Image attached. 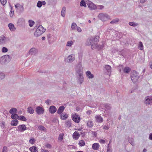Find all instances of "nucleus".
I'll list each match as a JSON object with an SVG mask.
<instances>
[{
  "label": "nucleus",
  "instance_id": "nucleus-53",
  "mask_svg": "<svg viewBox=\"0 0 152 152\" xmlns=\"http://www.w3.org/2000/svg\"><path fill=\"white\" fill-rule=\"evenodd\" d=\"M37 6L38 7L40 8L42 6L41 1H38L37 4Z\"/></svg>",
  "mask_w": 152,
  "mask_h": 152
},
{
  "label": "nucleus",
  "instance_id": "nucleus-25",
  "mask_svg": "<svg viewBox=\"0 0 152 152\" xmlns=\"http://www.w3.org/2000/svg\"><path fill=\"white\" fill-rule=\"evenodd\" d=\"M60 117L61 119L65 120L67 118L68 115L67 114H66L65 113H63L60 115Z\"/></svg>",
  "mask_w": 152,
  "mask_h": 152
},
{
  "label": "nucleus",
  "instance_id": "nucleus-64",
  "mask_svg": "<svg viewBox=\"0 0 152 152\" xmlns=\"http://www.w3.org/2000/svg\"><path fill=\"white\" fill-rule=\"evenodd\" d=\"M41 152H49V151L47 150L42 149Z\"/></svg>",
  "mask_w": 152,
  "mask_h": 152
},
{
  "label": "nucleus",
  "instance_id": "nucleus-6",
  "mask_svg": "<svg viewBox=\"0 0 152 152\" xmlns=\"http://www.w3.org/2000/svg\"><path fill=\"white\" fill-rule=\"evenodd\" d=\"M75 59V55L72 54L69 55L67 58H66L65 61L66 62L70 63L73 61Z\"/></svg>",
  "mask_w": 152,
  "mask_h": 152
},
{
  "label": "nucleus",
  "instance_id": "nucleus-37",
  "mask_svg": "<svg viewBox=\"0 0 152 152\" xmlns=\"http://www.w3.org/2000/svg\"><path fill=\"white\" fill-rule=\"evenodd\" d=\"M80 5L81 7H86V3L84 0H82L80 3Z\"/></svg>",
  "mask_w": 152,
  "mask_h": 152
},
{
  "label": "nucleus",
  "instance_id": "nucleus-29",
  "mask_svg": "<svg viewBox=\"0 0 152 152\" xmlns=\"http://www.w3.org/2000/svg\"><path fill=\"white\" fill-rule=\"evenodd\" d=\"M65 11L66 7H63L61 12V15L63 17H64L65 16Z\"/></svg>",
  "mask_w": 152,
  "mask_h": 152
},
{
  "label": "nucleus",
  "instance_id": "nucleus-57",
  "mask_svg": "<svg viewBox=\"0 0 152 152\" xmlns=\"http://www.w3.org/2000/svg\"><path fill=\"white\" fill-rule=\"evenodd\" d=\"M102 127L103 129L107 130H108L109 128V127L108 126H107L106 125L102 126Z\"/></svg>",
  "mask_w": 152,
  "mask_h": 152
},
{
  "label": "nucleus",
  "instance_id": "nucleus-15",
  "mask_svg": "<svg viewBox=\"0 0 152 152\" xmlns=\"http://www.w3.org/2000/svg\"><path fill=\"white\" fill-rule=\"evenodd\" d=\"M93 39V42L94 46H96L97 42L98 41L99 39V37L98 36H96L94 38L91 37Z\"/></svg>",
  "mask_w": 152,
  "mask_h": 152
},
{
  "label": "nucleus",
  "instance_id": "nucleus-61",
  "mask_svg": "<svg viewBox=\"0 0 152 152\" xmlns=\"http://www.w3.org/2000/svg\"><path fill=\"white\" fill-rule=\"evenodd\" d=\"M77 31L79 32H80L82 31V30L81 28L79 26L77 27Z\"/></svg>",
  "mask_w": 152,
  "mask_h": 152
},
{
  "label": "nucleus",
  "instance_id": "nucleus-46",
  "mask_svg": "<svg viewBox=\"0 0 152 152\" xmlns=\"http://www.w3.org/2000/svg\"><path fill=\"white\" fill-rule=\"evenodd\" d=\"M66 126L68 128H69L71 126V123L70 121H67L65 123Z\"/></svg>",
  "mask_w": 152,
  "mask_h": 152
},
{
  "label": "nucleus",
  "instance_id": "nucleus-7",
  "mask_svg": "<svg viewBox=\"0 0 152 152\" xmlns=\"http://www.w3.org/2000/svg\"><path fill=\"white\" fill-rule=\"evenodd\" d=\"M35 111L38 115L42 114L44 113V110L41 107L39 106L36 108Z\"/></svg>",
  "mask_w": 152,
  "mask_h": 152
},
{
  "label": "nucleus",
  "instance_id": "nucleus-14",
  "mask_svg": "<svg viewBox=\"0 0 152 152\" xmlns=\"http://www.w3.org/2000/svg\"><path fill=\"white\" fill-rule=\"evenodd\" d=\"M88 7L91 10H96V6L91 2H89L88 4Z\"/></svg>",
  "mask_w": 152,
  "mask_h": 152
},
{
  "label": "nucleus",
  "instance_id": "nucleus-58",
  "mask_svg": "<svg viewBox=\"0 0 152 152\" xmlns=\"http://www.w3.org/2000/svg\"><path fill=\"white\" fill-rule=\"evenodd\" d=\"M0 1L1 4L3 5H5L7 2L6 0H0Z\"/></svg>",
  "mask_w": 152,
  "mask_h": 152
},
{
  "label": "nucleus",
  "instance_id": "nucleus-40",
  "mask_svg": "<svg viewBox=\"0 0 152 152\" xmlns=\"http://www.w3.org/2000/svg\"><path fill=\"white\" fill-rule=\"evenodd\" d=\"M79 145L80 146H83L85 145V142L83 140H81L79 142Z\"/></svg>",
  "mask_w": 152,
  "mask_h": 152
},
{
  "label": "nucleus",
  "instance_id": "nucleus-43",
  "mask_svg": "<svg viewBox=\"0 0 152 152\" xmlns=\"http://www.w3.org/2000/svg\"><path fill=\"white\" fill-rule=\"evenodd\" d=\"M11 7V10L10 13V17H12L14 15V12L13 11V8L12 7L10 6Z\"/></svg>",
  "mask_w": 152,
  "mask_h": 152
},
{
  "label": "nucleus",
  "instance_id": "nucleus-22",
  "mask_svg": "<svg viewBox=\"0 0 152 152\" xmlns=\"http://www.w3.org/2000/svg\"><path fill=\"white\" fill-rule=\"evenodd\" d=\"M29 150L31 152H38V150L37 147L33 146L29 148Z\"/></svg>",
  "mask_w": 152,
  "mask_h": 152
},
{
  "label": "nucleus",
  "instance_id": "nucleus-12",
  "mask_svg": "<svg viewBox=\"0 0 152 152\" xmlns=\"http://www.w3.org/2000/svg\"><path fill=\"white\" fill-rule=\"evenodd\" d=\"M83 73L81 72L79 73L78 75V82H79L80 84H82L83 82Z\"/></svg>",
  "mask_w": 152,
  "mask_h": 152
},
{
  "label": "nucleus",
  "instance_id": "nucleus-31",
  "mask_svg": "<svg viewBox=\"0 0 152 152\" xmlns=\"http://www.w3.org/2000/svg\"><path fill=\"white\" fill-rule=\"evenodd\" d=\"M131 70V69L128 67H126L124 68V72L126 73H129Z\"/></svg>",
  "mask_w": 152,
  "mask_h": 152
},
{
  "label": "nucleus",
  "instance_id": "nucleus-49",
  "mask_svg": "<svg viewBox=\"0 0 152 152\" xmlns=\"http://www.w3.org/2000/svg\"><path fill=\"white\" fill-rule=\"evenodd\" d=\"M38 129L40 130H43L44 131H45L46 130V128L42 126H38Z\"/></svg>",
  "mask_w": 152,
  "mask_h": 152
},
{
  "label": "nucleus",
  "instance_id": "nucleus-52",
  "mask_svg": "<svg viewBox=\"0 0 152 152\" xmlns=\"http://www.w3.org/2000/svg\"><path fill=\"white\" fill-rule=\"evenodd\" d=\"M35 139L34 138H31L30 139L29 142L31 144H34L35 143Z\"/></svg>",
  "mask_w": 152,
  "mask_h": 152
},
{
  "label": "nucleus",
  "instance_id": "nucleus-48",
  "mask_svg": "<svg viewBox=\"0 0 152 152\" xmlns=\"http://www.w3.org/2000/svg\"><path fill=\"white\" fill-rule=\"evenodd\" d=\"M96 9L102 10L104 8V7L102 5H98L96 6Z\"/></svg>",
  "mask_w": 152,
  "mask_h": 152
},
{
  "label": "nucleus",
  "instance_id": "nucleus-38",
  "mask_svg": "<svg viewBox=\"0 0 152 152\" xmlns=\"http://www.w3.org/2000/svg\"><path fill=\"white\" fill-rule=\"evenodd\" d=\"M104 107L107 110H110L111 108V106L110 104H104Z\"/></svg>",
  "mask_w": 152,
  "mask_h": 152
},
{
  "label": "nucleus",
  "instance_id": "nucleus-23",
  "mask_svg": "<svg viewBox=\"0 0 152 152\" xmlns=\"http://www.w3.org/2000/svg\"><path fill=\"white\" fill-rule=\"evenodd\" d=\"M99 148V144L98 143H94L92 146V149L95 150H97Z\"/></svg>",
  "mask_w": 152,
  "mask_h": 152
},
{
  "label": "nucleus",
  "instance_id": "nucleus-3",
  "mask_svg": "<svg viewBox=\"0 0 152 152\" xmlns=\"http://www.w3.org/2000/svg\"><path fill=\"white\" fill-rule=\"evenodd\" d=\"M131 77L132 82L135 83L137 81L139 77V74L135 71H133Z\"/></svg>",
  "mask_w": 152,
  "mask_h": 152
},
{
  "label": "nucleus",
  "instance_id": "nucleus-60",
  "mask_svg": "<svg viewBox=\"0 0 152 152\" xmlns=\"http://www.w3.org/2000/svg\"><path fill=\"white\" fill-rule=\"evenodd\" d=\"M50 102L51 101L49 99H47L45 101V103L48 104H49L50 103Z\"/></svg>",
  "mask_w": 152,
  "mask_h": 152
},
{
  "label": "nucleus",
  "instance_id": "nucleus-59",
  "mask_svg": "<svg viewBox=\"0 0 152 152\" xmlns=\"http://www.w3.org/2000/svg\"><path fill=\"white\" fill-rule=\"evenodd\" d=\"M91 133L92 134L94 135L95 137H96V136L97 133L96 132L91 131Z\"/></svg>",
  "mask_w": 152,
  "mask_h": 152
},
{
  "label": "nucleus",
  "instance_id": "nucleus-1",
  "mask_svg": "<svg viewBox=\"0 0 152 152\" xmlns=\"http://www.w3.org/2000/svg\"><path fill=\"white\" fill-rule=\"evenodd\" d=\"M46 31V29L43 28L42 25L38 26L34 33V35L36 37H38Z\"/></svg>",
  "mask_w": 152,
  "mask_h": 152
},
{
  "label": "nucleus",
  "instance_id": "nucleus-13",
  "mask_svg": "<svg viewBox=\"0 0 152 152\" xmlns=\"http://www.w3.org/2000/svg\"><path fill=\"white\" fill-rule=\"evenodd\" d=\"M104 68L107 72V74L110 75L111 72V67L109 65H106L104 66Z\"/></svg>",
  "mask_w": 152,
  "mask_h": 152
},
{
  "label": "nucleus",
  "instance_id": "nucleus-55",
  "mask_svg": "<svg viewBox=\"0 0 152 152\" xmlns=\"http://www.w3.org/2000/svg\"><path fill=\"white\" fill-rule=\"evenodd\" d=\"M112 151V148L111 146H110L109 145L107 146V152H111Z\"/></svg>",
  "mask_w": 152,
  "mask_h": 152
},
{
  "label": "nucleus",
  "instance_id": "nucleus-42",
  "mask_svg": "<svg viewBox=\"0 0 152 152\" xmlns=\"http://www.w3.org/2000/svg\"><path fill=\"white\" fill-rule=\"evenodd\" d=\"M63 136L64 134H59L58 138V140L60 142H61L63 138Z\"/></svg>",
  "mask_w": 152,
  "mask_h": 152
},
{
  "label": "nucleus",
  "instance_id": "nucleus-35",
  "mask_svg": "<svg viewBox=\"0 0 152 152\" xmlns=\"http://www.w3.org/2000/svg\"><path fill=\"white\" fill-rule=\"evenodd\" d=\"M129 25L133 27H136L137 26L138 24L134 22H130L129 23Z\"/></svg>",
  "mask_w": 152,
  "mask_h": 152
},
{
  "label": "nucleus",
  "instance_id": "nucleus-2",
  "mask_svg": "<svg viewBox=\"0 0 152 152\" xmlns=\"http://www.w3.org/2000/svg\"><path fill=\"white\" fill-rule=\"evenodd\" d=\"M10 60V56L9 55H5L0 58V63L2 64H5L8 63Z\"/></svg>",
  "mask_w": 152,
  "mask_h": 152
},
{
  "label": "nucleus",
  "instance_id": "nucleus-16",
  "mask_svg": "<svg viewBox=\"0 0 152 152\" xmlns=\"http://www.w3.org/2000/svg\"><path fill=\"white\" fill-rule=\"evenodd\" d=\"M57 111V108L54 106H51L49 108V111L51 114H53Z\"/></svg>",
  "mask_w": 152,
  "mask_h": 152
},
{
  "label": "nucleus",
  "instance_id": "nucleus-10",
  "mask_svg": "<svg viewBox=\"0 0 152 152\" xmlns=\"http://www.w3.org/2000/svg\"><path fill=\"white\" fill-rule=\"evenodd\" d=\"M72 118L73 121L76 123H79L80 120V117L78 115H72Z\"/></svg>",
  "mask_w": 152,
  "mask_h": 152
},
{
  "label": "nucleus",
  "instance_id": "nucleus-47",
  "mask_svg": "<svg viewBox=\"0 0 152 152\" xmlns=\"http://www.w3.org/2000/svg\"><path fill=\"white\" fill-rule=\"evenodd\" d=\"M128 141L129 142L132 146L134 145V143L133 139L132 138H129Z\"/></svg>",
  "mask_w": 152,
  "mask_h": 152
},
{
  "label": "nucleus",
  "instance_id": "nucleus-27",
  "mask_svg": "<svg viewBox=\"0 0 152 152\" xmlns=\"http://www.w3.org/2000/svg\"><path fill=\"white\" fill-rule=\"evenodd\" d=\"M18 9L19 11V12L20 13H22L24 11V8L23 6L19 4H18Z\"/></svg>",
  "mask_w": 152,
  "mask_h": 152
},
{
  "label": "nucleus",
  "instance_id": "nucleus-50",
  "mask_svg": "<svg viewBox=\"0 0 152 152\" xmlns=\"http://www.w3.org/2000/svg\"><path fill=\"white\" fill-rule=\"evenodd\" d=\"M29 23V25L30 27H32L34 23V22L31 20H30L28 21Z\"/></svg>",
  "mask_w": 152,
  "mask_h": 152
},
{
  "label": "nucleus",
  "instance_id": "nucleus-4",
  "mask_svg": "<svg viewBox=\"0 0 152 152\" xmlns=\"http://www.w3.org/2000/svg\"><path fill=\"white\" fill-rule=\"evenodd\" d=\"M98 17L101 20L103 21H106L110 18L108 15L103 13H100Z\"/></svg>",
  "mask_w": 152,
  "mask_h": 152
},
{
  "label": "nucleus",
  "instance_id": "nucleus-30",
  "mask_svg": "<svg viewBox=\"0 0 152 152\" xmlns=\"http://www.w3.org/2000/svg\"><path fill=\"white\" fill-rule=\"evenodd\" d=\"M19 116L16 113V114H12L11 115V118H12L13 119L16 120L17 119H18Z\"/></svg>",
  "mask_w": 152,
  "mask_h": 152
},
{
  "label": "nucleus",
  "instance_id": "nucleus-62",
  "mask_svg": "<svg viewBox=\"0 0 152 152\" xmlns=\"http://www.w3.org/2000/svg\"><path fill=\"white\" fill-rule=\"evenodd\" d=\"M149 139L150 140H152V133H151L149 135Z\"/></svg>",
  "mask_w": 152,
  "mask_h": 152
},
{
  "label": "nucleus",
  "instance_id": "nucleus-28",
  "mask_svg": "<svg viewBox=\"0 0 152 152\" xmlns=\"http://www.w3.org/2000/svg\"><path fill=\"white\" fill-rule=\"evenodd\" d=\"M18 120H12L11 123V124L12 126H17L18 123Z\"/></svg>",
  "mask_w": 152,
  "mask_h": 152
},
{
  "label": "nucleus",
  "instance_id": "nucleus-45",
  "mask_svg": "<svg viewBox=\"0 0 152 152\" xmlns=\"http://www.w3.org/2000/svg\"><path fill=\"white\" fill-rule=\"evenodd\" d=\"M73 44V42L72 41H68L67 42L66 46L71 47Z\"/></svg>",
  "mask_w": 152,
  "mask_h": 152
},
{
  "label": "nucleus",
  "instance_id": "nucleus-9",
  "mask_svg": "<svg viewBox=\"0 0 152 152\" xmlns=\"http://www.w3.org/2000/svg\"><path fill=\"white\" fill-rule=\"evenodd\" d=\"M145 103L147 105L149 104L152 103V96H147L146 97Z\"/></svg>",
  "mask_w": 152,
  "mask_h": 152
},
{
  "label": "nucleus",
  "instance_id": "nucleus-34",
  "mask_svg": "<svg viewBox=\"0 0 152 152\" xmlns=\"http://www.w3.org/2000/svg\"><path fill=\"white\" fill-rule=\"evenodd\" d=\"M119 19L116 18L110 22V23L112 24H115L116 23L119 21Z\"/></svg>",
  "mask_w": 152,
  "mask_h": 152
},
{
  "label": "nucleus",
  "instance_id": "nucleus-44",
  "mask_svg": "<svg viewBox=\"0 0 152 152\" xmlns=\"http://www.w3.org/2000/svg\"><path fill=\"white\" fill-rule=\"evenodd\" d=\"M5 77V74L1 72H0V80L3 79Z\"/></svg>",
  "mask_w": 152,
  "mask_h": 152
},
{
  "label": "nucleus",
  "instance_id": "nucleus-51",
  "mask_svg": "<svg viewBox=\"0 0 152 152\" xmlns=\"http://www.w3.org/2000/svg\"><path fill=\"white\" fill-rule=\"evenodd\" d=\"M24 21V20L23 18H20L18 20V23L20 24H22Z\"/></svg>",
  "mask_w": 152,
  "mask_h": 152
},
{
  "label": "nucleus",
  "instance_id": "nucleus-5",
  "mask_svg": "<svg viewBox=\"0 0 152 152\" xmlns=\"http://www.w3.org/2000/svg\"><path fill=\"white\" fill-rule=\"evenodd\" d=\"M9 38L8 37H5L2 35L0 37V45H2L5 44L6 42L9 41Z\"/></svg>",
  "mask_w": 152,
  "mask_h": 152
},
{
  "label": "nucleus",
  "instance_id": "nucleus-36",
  "mask_svg": "<svg viewBox=\"0 0 152 152\" xmlns=\"http://www.w3.org/2000/svg\"><path fill=\"white\" fill-rule=\"evenodd\" d=\"M94 125V124L92 121H89L87 123V126L89 127H92Z\"/></svg>",
  "mask_w": 152,
  "mask_h": 152
},
{
  "label": "nucleus",
  "instance_id": "nucleus-41",
  "mask_svg": "<svg viewBox=\"0 0 152 152\" xmlns=\"http://www.w3.org/2000/svg\"><path fill=\"white\" fill-rule=\"evenodd\" d=\"M138 48L140 50H142L143 49V46L141 42H139Z\"/></svg>",
  "mask_w": 152,
  "mask_h": 152
},
{
  "label": "nucleus",
  "instance_id": "nucleus-39",
  "mask_svg": "<svg viewBox=\"0 0 152 152\" xmlns=\"http://www.w3.org/2000/svg\"><path fill=\"white\" fill-rule=\"evenodd\" d=\"M77 27V25L76 23H73L71 25V29L73 30H75V27Z\"/></svg>",
  "mask_w": 152,
  "mask_h": 152
},
{
  "label": "nucleus",
  "instance_id": "nucleus-21",
  "mask_svg": "<svg viewBox=\"0 0 152 152\" xmlns=\"http://www.w3.org/2000/svg\"><path fill=\"white\" fill-rule=\"evenodd\" d=\"M86 76L89 79H92L94 77V75L92 74H91L90 71H87L86 72Z\"/></svg>",
  "mask_w": 152,
  "mask_h": 152
},
{
  "label": "nucleus",
  "instance_id": "nucleus-17",
  "mask_svg": "<svg viewBox=\"0 0 152 152\" xmlns=\"http://www.w3.org/2000/svg\"><path fill=\"white\" fill-rule=\"evenodd\" d=\"M96 121L99 123H102L103 121L102 118L100 115H96L95 117Z\"/></svg>",
  "mask_w": 152,
  "mask_h": 152
},
{
  "label": "nucleus",
  "instance_id": "nucleus-20",
  "mask_svg": "<svg viewBox=\"0 0 152 152\" xmlns=\"http://www.w3.org/2000/svg\"><path fill=\"white\" fill-rule=\"evenodd\" d=\"M65 107L63 106H60L58 110H57V113L58 114H61L64 111V110Z\"/></svg>",
  "mask_w": 152,
  "mask_h": 152
},
{
  "label": "nucleus",
  "instance_id": "nucleus-32",
  "mask_svg": "<svg viewBox=\"0 0 152 152\" xmlns=\"http://www.w3.org/2000/svg\"><path fill=\"white\" fill-rule=\"evenodd\" d=\"M27 111L28 113L31 114H32L34 112V110L31 107H28V108Z\"/></svg>",
  "mask_w": 152,
  "mask_h": 152
},
{
  "label": "nucleus",
  "instance_id": "nucleus-11",
  "mask_svg": "<svg viewBox=\"0 0 152 152\" xmlns=\"http://www.w3.org/2000/svg\"><path fill=\"white\" fill-rule=\"evenodd\" d=\"M18 131L20 132H23L26 129V126L24 124H22L19 125L18 126Z\"/></svg>",
  "mask_w": 152,
  "mask_h": 152
},
{
  "label": "nucleus",
  "instance_id": "nucleus-56",
  "mask_svg": "<svg viewBox=\"0 0 152 152\" xmlns=\"http://www.w3.org/2000/svg\"><path fill=\"white\" fill-rule=\"evenodd\" d=\"M7 147L6 146H4L3 148L2 152H7Z\"/></svg>",
  "mask_w": 152,
  "mask_h": 152
},
{
  "label": "nucleus",
  "instance_id": "nucleus-19",
  "mask_svg": "<svg viewBox=\"0 0 152 152\" xmlns=\"http://www.w3.org/2000/svg\"><path fill=\"white\" fill-rule=\"evenodd\" d=\"M80 137V134L77 131H75L73 134V137L75 140H77Z\"/></svg>",
  "mask_w": 152,
  "mask_h": 152
},
{
  "label": "nucleus",
  "instance_id": "nucleus-33",
  "mask_svg": "<svg viewBox=\"0 0 152 152\" xmlns=\"http://www.w3.org/2000/svg\"><path fill=\"white\" fill-rule=\"evenodd\" d=\"M18 120L23 121H26L27 120L26 118L23 115L19 116Z\"/></svg>",
  "mask_w": 152,
  "mask_h": 152
},
{
  "label": "nucleus",
  "instance_id": "nucleus-8",
  "mask_svg": "<svg viewBox=\"0 0 152 152\" xmlns=\"http://www.w3.org/2000/svg\"><path fill=\"white\" fill-rule=\"evenodd\" d=\"M86 45L88 46L91 45L92 48L94 47L93 39L91 38H88L86 42Z\"/></svg>",
  "mask_w": 152,
  "mask_h": 152
},
{
  "label": "nucleus",
  "instance_id": "nucleus-18",
  "mask_svg": "<svg viewBox=\"0 0 152 152\" xmlns=\"http://www.w3.org/2000/svg\"><path fill=\"white\" fill-rule=\"evenodd\" d=\"M37 52V50L35 48H32L30 50L29 53L30 55H33L35 54Z\"/></svg>",
  "mask_w": 152,
  "mask_h": 152
},
{
  "label": "nucleus",
  "instance_id": "nucleus-24",
  "mask_svg": "<svg viewBox=\"0 0 152 152\" xmlns=\"http://www.w3.org/2000/svg\"><path fill=\"white\" fill-rule=\"evenodd\" d=\"M8 26L11 31H14L16 29L14 27V25L12 23H10L8 25Z\"/></svg>",
  "mask_w": 152,
  "mask_h": 152
},
{
  "label": "nucleus",
  "instance_id": "nucleus-54",
  "mask_svg": "<svg viewBox=\"0 0 152 152\" xmlns=\"http://www.w3.org/2000/svg\"><path fill=\"white\" fill-rule=\"evenodd\" d=\"M8 49L5 47H3L2 49V51L3 53H6L7 52Z\"/></svg>",
  "mask_w": 152,
  "mask_h": 152
},
{
  "label": "nucleus",
  "instance_id": "nucleus-26",
  "mask_svg": "<svg viewBox=\"0 0 152 152\" xmlns=\"http://www.w3.org/2000/svg\"><path fill=\"white\" fill-rule=\"evenodd\" d=\"M17 112V110L15 108H11L9 111V113L12 114H16Z\"/></svg>",
  "mask_w": 152,
  "mask_h": 152
},
{
  "label": "nucleus",
  "instance_id": "nucleus-63",
  "mask_svg": "<svg viewBox=\"0 0 152 152\" xmlns=\"http://www.w3.org/2000/svg\"><path fill=\"white\" fill-rule=\"evenodd\" d=\"M92 111L91 110H88L86 112L87 114L89 115L91 113Z\"/></svg>",
  "mask_w": 152,
  "mask_h": 152
}]
</instances>
